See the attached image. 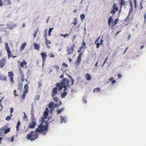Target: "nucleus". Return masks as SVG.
Instances as JSON below:
<instances>
[{
	"label": "nucleus",
	"instance_id": "obj_42",
	"mask_svg": "<svg viewBox=\"0 0 146 146\" xmlns=\"http://www.w3.org/2000/svg\"><path fill=\"white\" fill-rule=\"evenodd\" d=\"M24 88L25 89L28 90L29 87L28 86V85L27 84H26L24 86Z\"/></svg>",
	"mask_w": 146,
	"mask_h": 146
},
{
	"label": "nucleus",
	"instance_id": "obj_12",
	"mask_svg": "<svg viewBox=\"0 0 146 146\" xmlns=\"http://www.w3.org/2000/svg\"><path fill=\"white\" fill-rule=\"evenodd\" d=\"M28 126V127L30 129H33L34 128L36 124V122L34 121H31Z\"/></svg>",
	"mask_w": 146,
	"mask_h": 146
},
{
	"label": "nucleus",
	"instance_id": "obj_54",
	"mask_svg": "<svg viewBox=\"0 0 146 146\" xmlns=\"http://www.w3.org/2000/svg\"><path fill=\"white\" fill-rule=\"evenodd\" d=\"M26 96V94H23L22 95V98L23 99H24L25 98Z\"/></svg>",
	"mask_w": 146,
	"mask_h": 146
},
{
	"label": "nucleus",
	"instance_id": "obj_35",
	"mask_svg": "<svg viewBox=\"0 0 146 146\" xmlns=\"http://www.w3.org/2000/svg\"><path fill=\"white\" fill-rule=\"evenodd\" d=\"M31 121H34L36 122V119L34 115H32L31 117Z\"/></svg>",
	"mask_w": 146,
	"mask_h": 146
},
{
	"label": "nucleus",
	"instance_id": "obj_44",
	"mask_svg": "<svg viewBox=\"0 0 146 146\" xmlns=\"http://www.w3.org/2000/svg\"><path fill=\"white\" fill-rule=\"evenodd\" d=\"M134 3L135 5L134 7L135 8H136L137 7V1L136 0H134Z\"/></svg>",
	"mask_w": 146,
	"mask_h": 146
},
{
	"label": "nucleus",
	"instance_id": "obj_38",
	"mask_svg": "<svg viewBox=\"0 0 146 146\" xmlns=\"http://www.w3.org/2000/svg\"><path fill=\"white\" fill-rule=\"evenodd\" d=\"M101 89L99 88H95L93 90V92H100Z\"/></svg>",
	"mask_w": 146,
	"mask_h": 146
},
{
	"label": "nucleus",
	"instance_id": "obj_14",
	"mask_svg": "<svg viewBox=\"0 0 146 146\" xmlns=\"http://www.w3.org/2000/svg\"><path fill=\"white\" fill-rule=\"evenodd\" d=\"M5 59L4 58L0 60V67L1 68L4 65V64L5 63Z\"/></svg>",
	"mask_w": 146,
	"mask_h": 146
},
{
	"label": "nucleus",
	"instance_id": "obj_58",
	"mask_svg": "<svg viewBox=\"0 0 146 146\" xmlns=\"http://www.w3.org/2000/svg\"><path fill=\"white\" fill-rule=\"evenodd\" d=\"M13 111V109L12 108H10V112L11 113H12Z\"/></svg>",
	"mask_w": 146,
	"mask_h": 146
},
{
	"label": "nucleus",
	"instance_id": "obj_21",
	"mask_svg": "<svg viewBox=\"0 0 146 146\" xmlns=\"http://www.w3.org/2000/svg\"><path fill=\"white\" fill-rule=\"evenodd\" d=\"M54 102H52L50 103L49 104L48 107L49 109L50 108H54L53 107V105L54 104Z\"/></svg>",
	"mask_w": 146,
	"mask_h": 146
},
{
	"label": "nucleus",
	"instance_id": "obj_49",
	"mask_svg": "<svg viewBox=\"0 0 146 146\" xmlns=\"http://www.w3.org/2000/svg\"><path fill=\"white\" fill-rule=\"evenodd\" d=\"M23 113L24 114V119H27V116L26 115L25 113L24 112H23Z\"/></svg>",
	"mask_w": 146,
	"mask_h": 146
},
{
	"label": "nucleus",
	"instance_id": "obj_4",
	"mask_svg": "<svg viewBox=\"0 0 146 146\" xmlns=\"http://www.w3.org/2000/svg\"><path fill=\"white\" fill-rule=\"evenodd\" d=\"M9 132V124H7L0 129V136H3Z\"/></svg>",
	"mask_w": 146,
	"mask_h": 146
},
{
	"label": "nucleus",
	"instance_id": "obj_43",
	"mask_svg": "<svg viewBox=\"0 0 146 146\" xmlns=\"http://www.w3.org/2000/svg\"><path fill=\"white\" fill-rule=\"evenodd\" d=\"M63 108H62L60 109H59L57 111V113H60L63 110Z\"/></svg>",
	"mask_w": 146,
	"mask_h": 146
},
{
	"label": "nucleus",
	"instance_id": "obj_61",
	"mask_svg": "<svg viewBox=\"0 0 146 146\" xmlns=\"http://www.w3.org/2000/svg\"><path fill=\"white\" fill-rule=\"evenodd\" d=\"M100 37L99 36V37H98L97 38V39L96 40V41L95 42V43H96L97 42H98L99 41V39H100Z\"/></svg>",
	"mask_w": 146,
	"mask_h": 146
},
{
	"label": "nucleus",
	"instance_id": "obj_32",
	"mask_svg": "<svg viewBox=\"0 0 146 146\" xmlns=\"http://www.w3.org/2000/svg\"><path fill=\"white\" fill-rule=\"evenodd\" d=\"M9 4V0H5L4 1L3 4L6 5Z\"/></svg>",
	"mask_w": 146,
	"mask_h": 146
},
{
	"label": "nucleus",
	"instance_id": "obj_59",
	"mask_svg": "<svg viewBox=\"0 0 146 146\" xmlns=\"http://www.w3.org/2000/svg\"><path fill=\"white\" fill-rule=\"evenodd\" d=\"M54 108H50V113H52Z\"/></svg>",
	"mask_w": 146,
	"mask_h": 146
},
{
	"label": "nucleus",
	"instance_id": "obj_9",
	"mask_svg": "<svg viewBox=\"0 0 146 146\" xmlns=\"http://www.w3.org/2000/svg\"><path fill=\"white\" fill-rule=\"evenodd\" d=\"M57 87H55L53 88L52 89L51 91V96L52 97H53L56 96L58 92V89Z\"/></svg>",
	"mask_w": 146,
	"mask_h": 146
},
{
	"label": "nucleus",
	"instance_id": "obj_46",
	"mask_svg": "<svg viewBox=\"0 0 146 146\" xmlns=\"http://www.w3.org/2000/svg\"><path fill=\"white\" fill-rule=\"evenodd\" d=\"M28 92V90L25 89V90H24L23 91V93L26 94H27Z\"/></svg>",
	"mask_w": 146,
	"mask_h": 146
},
{
	"label": "nucleus",
	"instance_id": "obj_62",
	"mask_svg": "<svg viewBox=\"0 0 146 146\" xmlns=\"http://www.w3.org/2000/svg\"><path fill=\"white\" fill-rule=\"evenodd\" d=\"M17 93V92H16V90H15L14 92H13V94L15 96H17V95L16 94V93Z\"/></svg>",
	"mask_w": 146,
	"mask_h": 146
},
{
	"label": "nucleus",
	"instance_id": "obj_2",
	"mask_svg": "<svg viewBox=\"0 0 146 146\" xmlns=\"http://www.w3.org/2000/svg\"><path fill=\"white\" fill-rule=\"evenodd\" d=\"M49 122L47 121L45 122V124L44 125L42 123H40L38 125L37 128L35 131V132H37L40 134H42L43 135H45L48 131Z\"/></svg>",
	"mask_w": 146,
	"mask_h": 146
},
{
	"label": "nucleus",
	"instance_id": "obj_13",
	"mask_svg": "<svg viewBox=\"0 0 146 146\" xmlns=\"http://www.w3.org/2000/svg\"><path fill=\"white\" fill-rule=\"evenodd\" d=\"M5 49L7 52L8 57V58L9 59V47L8 46V42H7V43H5Z\"/></svg>",
	"mask_w": 146,
	"mask_h": 146
},
{
	"label": "nucleus",
	"instance_id": "obj_53",
	"mask_svg": "<svg viewBox=\"0 0 146 146\" xmlns=\"http://www.w3.org/2000/svg\"><path fill=\"white\" fill-rule=\"evenodd\" d=\"M103 39L101 38L100 40V45H102L103 44Z\"/></svg>",
	"mask_w": 146,
	"mask_h": 146
},
{
	"label": "nucleus",
	"instance_id": "obj_24",
	"mask_svg": "<svg viewBox=\"0 0 146 146\" xmlns=\"http://www.w3.org/2000/svg\"><path fill=\"white\" fill-rule=\"evenodd\" d=\"M67 95V93L66 92H64L61 94V97L62 98H64Z\"/></svg>",
	"mask_w": 146,
	"mask_h": 146
},
{
	"label": "nucleus",
	"instance_id": "obj_50",
	"mask_svg": "<svg viewBox=\"0 0 146 146\" xmlns=\"http://www.w3.org/2000/svg\"><path fill=\"white\" fill-rule=\"evenodd\" d=\"M111 14H114L115 13V10L113 9L111 11Z\"/></svg>",
	"mask_w": 146,
	"mask_h": 146
},
{
	"label": "nucleus",
	"instance_id": "obj_51",
	"mask_svg": "<svg viewBox=\"0 0 146 146\" xmlns=\"http://www.w3.org/2000/svg\"><path fill=\"white\" fill-rule=\"evenodd\" d=\"M133 11V7H130L129 8V14L131 13Z\"/></svg>",
	"mask_w": 146,
	"mask_h": 146
},
{
	"label": "nucleus",
	"instance_id": "obj_36",
	"mask_svg": "<svg viewBox=\"0 0 146 146\" xmlns=\"http://www.w3.org/2000/svg\"><path fill=\"white\" fill-rule=\"evenodd\" d=\"M16 24H11L10 26V30L16 27Z\"/></svg>",
	"mask_w": 146,
	"mask_h": 146
},
{
	"label": "nucleus",
	"instance_id": "obj_20",
	"mask_svg": "<svg viewBox=\"0 0 146 146\" xmlns=\"http://www.w3.org/2000/svg\"><path fill=\"white\" fill-rule=\"evenodd\" d=\"M27 64V62L25 60H23V61H22L20 63V65L22 68L24 67L23 65H25Z\"/></svg>",
	"mask_w": 146,
	"mask_h": 146
},
{
	"label": "nucleus",
	"instance_id": "obj_45",
	"mask_svg": "<svg viewBox=\"0 0 146 146\" xmlns=\"http://www.w3.org/2000/svg\"><path fill=\"white\" fill-rule=\"evenodd\" d=\"M62 66L63 67H67L68 66V65L65 63H63L62 64Z\"/></svg>",
	"mask_w": 146,
	"mask_h": 146
},
{
	"label": "nucleus",
	"instance_id": "obj_18",
	"mask_svg": "<svg viewBox=\"0 0 146 146\" xmlns=\"http://www.w3.org/2000/svg\"><path fill=\"white\" fill-rule=\"evenodd\" d=\"M21 124V122L20 121L17 122V125L16 126V130L17 131H18L19 130V126Z\"/></svg>",
	"mask_w": 146,
	"mask_h": 146
},
{
	"label": "nucleus",
	"instance_id": "obj_17",
	"mask_svg": "<svg viewBox=\"0 0 146 146\" xmlns=\"http://www.w3.org/2000/svg\"><path fill=\"white\" fill-rule=\"evenodd\" d=\"M85 76L86 79L88 80H90L91 79V76L88 73H87L85 74Z\"/></svg>",
	"mask_w": 146,
	"mask_h": 146
},
{
	"label": "nucleus",
	"instance_id": "obj_47",
	"mask_svg": "<svg viewBox=\"0 0 146 146\" xmlns=\"http://www.w3.org/2000/svg\"><path fill=\"white\" fill-rule=\"evenodd\" d=\"M53 28H50L49 29V30H48V33L49 34V33H51V31H52V29H53Z\"/></svg>",
	"mask_w": 146,
	"mask_h": 146
},
{
	"label": "nucleus",
	"instance_id": "obj_22",
	"mask_svg": "<svg viewBox=\"0 0 146 146\" xmlns=\"http://www.w3.org/2000/svg\"><path fill=\"white\" fill-rule=\"evenodd\" d=\"M26 45V43L25 42H24L21 45L20 48V50L21 51L23 50L25 48V46Z\"/></svg>",
	"mask_w": 146,
	"mask_h": 146
},
{
	"label": "nucleus",
	"instance_id": "obj_34",
	"mask_svg": "<svg viewBox=\"0 0 146 146\" xmlns=\"http://www.w3.org/2000/svg\"><path fill=\"white\" fill-rule=\"evenodd\" d=\"M80 18L81 19V20L82 21L85 18V15L84 14H81L80 15Z\"/></svg>",
	"mask_w": 146,
	"mask_h": 146
},
{
	"label": "nucleus",
	"instance_id": "obj_11",
	"mask_svg": "<svg viewBox=\"0 0 146 146\" xmlns=\"http://www.w3.org/2000/svg\"><path fill=\"white\" fill-rule=\"evenodd\" d=\"M40 54L42 58V62H43V63H45L47 55L46 53L44 52H41Z\"/></svg>",
	"mask_w": 146,
	"mask_h": 146
},
{
	"label": "nucleus",
	"instance_id": "obj_16",
	"mask_svg": "<svg viewBox=\"0 0 146 146\" xmlns=\"http://www.w3.org/2000/svg\"><path fill=\"white\" fill-rule=\"evenodd\" d=\"M20 74L21 76V82H23L24 80V75L23 72L20 71Z\"/></svg>",
	"mask_w": 146,
	"mask_h": 146
},
{
	"label": "nucleus",
	"instance_id": "obj_5",
	"mask_svg": "<svg viewBox=\"0 0 146 146\" xmlns=\"http://www.w3.org/2000/svg\"><path fill=\"white\" fill-rule=\"evenodd\" d=\"M113 17V16H110L109 18L108 21V25L109 26H110L111 25L113 27L115 26L117 24L118 21L119 20L117 18L114 21H113V19L112 18Z\"/></svg>",
	"mask_w": 146,
	"mask_h": 146
},
{
	"label": "nucleus",
	"instance_id": "obj_37",
	"mask_svg": "<svg viewBox=\"0 0 146 146\" xmlns=\"http://www.w3.org/2000/svg\"><path fill=\"white\" fill-rule=\"evenodd\" d=\"M86 43L84 41H83V42L82 43V46H82L83 47V48L85 49L86 48Z\"/></svg>",
	"mask_w": 146,
	"mask_h": 146
},
{
	"label": "nucleus",
	"instance_id": "obj_30",
	"mask_svg": "<svg viewBox=\"0 0 146 146\" xmlns=\"http://www.w3.org/2000/svg\"><path fill=\"white\" fill-rule=\"evenodd\" d=\"M74 22L73 23V24L74 25H76L78 23V21L77 18L75 17L74 19Z\"/></svg>",
	"mask_w": 146,
	"mask_h": 146
},
{
	"label": "nucleus",
	"instance_id": "obj_27",
	"mask_svg": "<svg viewBox=\"0 0 146 146\" xmlns=\"http://www.w3.org/2000/svg\"><path fill=\"white\" fill-rule=\"evenodd\" d=\"M117 4L115 3H114L113 5V9H115L116 11H118V8L117 7Z\"/></svg>",
	"mask_w": 146,
	"mask_h": 146
},
{
	"label": "nucleus",
	"instance_id": "obj_23",
	"mask_svg": "<svg viewBox=\"0 0 146 146\" xmlns=\"http://www.w3.org/2000/svg\"><path fill=\"white\" fill-rule=\"evenodd\" d=\"M60 119H61V123H62L63 122L65 123L66 122L65 119L64 117L61 116H60Z\"/></svg>",
	"mask_w": 146,
	"mask_h": 146
},
{
	"label": "nucleus",
	"instance_id": "obj_40",
	"mask_svg": "<svg viewBox=\"0 0 146 146\" xmlns=\"http://www.w3.org/2000/svg\"><path fill=\"white\" fill-rule=\"evenodd\" d=\"M40 96L39 95H36L35 96V100H38L40 99Z\"/></svg>",
	"mask_w": 146,
	"mask_h": 146
},
{
	"label": "nucleus",
	"instance_id": "obj_52",
	"mask_svg": "<svg viewBox=\"0 0 146 146\" xmlns=\"http://www.w3.org/2000/svg\"><path fill=\"white\" fill-rule=\"evenodd\" d=\"M14 74L13 72H10V77H12L13 76Z\"/></svg>",
	"mask_w": 146,
	"mask_h": 146
},
{
	"label": "nucleus",
	"instance_id": "obj_8",
	"mask_svg": "<svg viewBox=\"0 0 146 146\" xmlns=\"http://www.w3.org/2000/svg\"><path fill=\"white\" fill-rule=\"evenodd\" d=\"M82 55V52H80L79 54L77 57V60L75 62V64L76 65H79L81 61V58Z\"/></svg>",
	"mask_w": 146,
	"mask_h": 146
},
{
	"label": "nucleus",
	"instance_id": "obj_56",
	"mask_svg": "<svg viewBox=\"0 0 146 146\" xmlns=\"http://www.w3.org/2000/svg\"><path fill=\"white\" fill-rule=\"evenodd\" d=\"M3 97H2L1 99H0V106H1L2 108V105L1 104V102L2 100L3 99Z\"/></svg>",
	"mask_w": 146,
	"mask_h": 146
},
{
	"label": "nucleus",
	"instance_id": "obj_3",
	"mask_svg": "<svg viewBox=\"0 0 146 146\" xmlns=\"http://www.w3.org/2000/svg\"><path fill=\"white\" fill-rule=\"evenodd\" d=\"M37 132H35V131H31L30 133L27 134L26 135V137L28 140H30L31 141H35V139L38 138V134Z\"/></svg>",
	"mask_w": 146,
	"mask_h": 146
},
{
	"label": "nucleus",
	"instance_id": "obj_6",
	"mask_svg": "<svg viewBox=\"0 0 146 146\" xmlns=\"http://www.w3.org/2000/svg\"><path fill=\"white\" fill-rule=\"evenodd\" d=\"M53 99L55 101V102L58 103V104H56L54 105V106L55 107H58L61 105L62 102L59 100L57 97H53Z\"/></svg>",
	"mask_w": 146,
	"mask_h": 146
},
{
	"label": "nucleus",
	"instance_id": "obj_29",
	"mask_svg": "<svg viewBox=\"0 0 146 146\" xmlns=\"http://www.w3.org/2000/svg\"><path fill=\"white\" fill-rule=\"evenodd\" d=\"M44 119V117H42L40 120V122H41V123H42V124H43L44 123H45V122L46 121H45Z\"/></svg>",
	"mask_w": 146,
	"mask_h": 146
},
{
	"label": "nucleus",
	"instance_id": "obj_57",
	"mask_svg": "<svg viewBox=\"0 0 146 146\" xmlns=\"http://www.w3.org/2000/svg\"><path fill=\"white\" fill-rule=\"evenodd\" d=\"M13 77H10V81L13 83L14 81L13 79Z\"/></svg>",
	"mask_w": 146,
	"mask_h": 146
},
{
	"label": "nucleus",
	"instance_id": "obj_31",
	"mask_svg": "<svg viewBox=\"0 0 146 146\" xmlns=\"http://www.w3.org/2000/svg\"><path fill=\"white\" fill-rule=\"evenodd\" d=\"M143 0H142L141 1H140L139 3V6L140 7V10L141 11L143 8V5L142 2Z\"/></svg>",
	"mask_w": 146,
	"mask_h": 146
},
{
	"label": "nucleus",
	"instance_id": "obj_64",
	"mask_svg": "<svg viewBox=\"0 0 146 146\" xmlns=\"http://www.w3.org/2000/svg\"><path fill=\"white\" fill-rule=\"evenodd\" d=\"M117 76H118V78H121L122 77V75L121 74H118L117 75Z\"/></svg>",
	"mask_w": 146,
	"mask_h": 146
},
{
	"label": "nucleus",
	"instance_id": "obj_7",
	"mask_svg": "<svg viewBox=\"0 0 146 146\" xmlns=\"http://www.w3.org/2000/svg\"><path fill=\"white\" fill-rule=\"evenodd\" d=\"M75 44H74L72 46H71V47L70 48L68 47H67V51L68 52L67 54L68 55H69L73 53L74 50V48L75 47Z\"/></svg>",
	"mask_w": 146,
	"mask_h": 146
},
{
	"label": "nucleus",
	"instance_id": "obj_25",
	"mask_svg": "<svg viewBox=\"0 0 146 146\" xmlns=\"http://www.w3.org/2000/svg\"><path fill=\"white\" fill-rule=\"evenodd\" d=\"M48 114V113L46 111H45L43 113V116L45 119H46L47 117Z\"/></svg>",
	"mask_w": 146,
	"mask_h": 146
},
{
	"label": "nucleus",
	"instance_id": "obj_60",
	"mask_svg": "<svg viewBox=\"0 0 146 146\" xmlns=\"http://www.w3.org/2000/svg\"><path fill=\"white\" fill-rule=\"evenodd\" d=\"M96 44L97 48H98L99 47V46H100V43H99L98 42V43H96Z\"/></svg>",
	"mask_w": 146,
	"mask_h": 146
},
{
	"label": "nucleus",
	"instance_id": "obj_26",
	"mask_svg": "<svg viewBox=\"0 0 146 146\" xmlns=\"http://www.w3.org/2000/svg\"><path fill=\"white\" fill-rule=\"evenodd\" d=\"M40 46L39 44L35 43V48L38 50L39 49Z\"/></svg>",
	"mask_w": 146,
	"mask_h": 146
},
{
	"label": "nucleus",
	"instance_id": "obj_10",
	"mask_svg": "<svg viewBox=\"0 0 146 146\" xmlns=\"http://www.w3.org/2000/svg\"><path fill=\"white\" fill-rule=\"evenodd\" d=\"M46 35H47V32L46 31L45 33V34L44 36L45 39V44L46 45L47 47L49 48H50V47L48 45V44H50L51 43V42L50 40H48L47 39Z\"/></svg>",
	"mask_w": 146,
	"mask_h": 146
},
{
	"label": "nucleus",
	"instance_id": "obj_1",
	"mask_svg": "<svg viewBox=\"0 0 146 146\" xmlns=\"http://www.w3.org/2000/svg\"><path fill=\"white\" fill-rule=\"evenodd\" d=\"M69 82L70 80L69 79L66 78H63L62 80L60 82H57L56 83V86L58 87L59 91H60L64 88L63 91H66L67 90V88H69L70 87Z\"/></svg>",
	"mask_w": 146,
	"mask_h": 146
},
{
	"label": "nucleus",
	"instance_id": "obj_55",
	"mask_svg": "<svg viewBox=\"0 0 146 146\" xmlns=\"http://www.w3.org/2000/svg\"><path fill=\"white\" fill-rule=\"evenodd\" d=\"M38 87L39 88L40 86L42 85V83L40 82H38Z\"/></svg>",
	"mask_w": 146,
	"mask_h": 146
},
{
	"label": "nucleus",
	"instance_id": "obj_41",
	"mask_svg": "<svg viewBox=\"0 0 146 146\" xmlns=\"http://www.w3.org/2000/svg\"><path fill=\"white\" fill-rule=\"evenodd\" d=\"M82 48H83L82 46H80L78 49V53L80 52Z\"/></svg>",
	"mask_w": 146,
	"mask_h": 146
},
{
	"label": "nucleus",
	"instance_id": "obj_15",
	"mask_svg": "<svg viewBox=\"0 0 146 146\" xmlns=\"http://www.w3.org/2000/svg\"><path fill=\"white\" fill-rule=\"evenodd\" d=\"M68 76L70 79L71 82L70 84V85H74V79H73L72 77L70 75H68Z\"/></svg>",
	"mask_w": 146,
	"mask_h": 146
},
{
	"label": "nucleus",
	"instance_id": "obj_33",
	"mask_svg": "<svg viewBox=\"0 0 146 146\" xmlns=\"http://www.w3.org/2000/svg\"><path fill=\"white\" fill-rule=\"evenodd\" d=\"M48 56L50 57L54 58L55 56L52 52H50L48 54Z\"/></svg>",
	"mask_w": 146,
	"mask_h": 146
},
{
	"label": "nucleus",
	"instance_id": "obj_48",
	"mask_svg": "<svg viewBox=\"0 0 146 146\" xmlns=\"http://www.w3.org/2000/svg\"><path fill=\"white\" fill-rule=\"evenodd\" d=\"M23 88V84H22L20 86H19V87L18 88V89H19V90H21V89L22 88Z\"/></svg>",
	"mask_w": 146,
	"mask_h": 146
},
{
	"label": "nucleus",
	"instance_id": "obj_19",
	"mask_svg": "<svg viewBox=\"0 0 146 146\" xmlns=\"http://www.w3.org/2000/svg\"><path fill=\"white\" fill-rule=\"evenodd\" d=\"M126 5V2L124 1V0H121V2L120 4V6L121 8V7L124 5Z\"/></svg>",
	"mask_w": 146,
	"mask_h": 146
},
{
	"label": "nucleus",
	"instance_id": "obj_39",
	"mask_svg": "<svg viewBox=\"0 0 146 146\" xmlns=\"http://www.w3.org/2000/svg\"><path fill=\"white\" fill-rule=\"evenodd\" d=\"M61 36H62L64 38H65L69 36V34H66L65 35L61 34L60 35Z\"/></svg>",
	"mask_w": 146,
	"mask_h": 146
},
{
	"label": "nucleus",
	"instance_id": "obj_63",
	"mask_svg": "<svg viewBox=\"0 0 146 146\" xmlns=\"http://www.w3.org/2000/svg\"><path fill=\"white\" fill-rule=\"evenodd\" d=\"M54 67L56 68L57 70H58L59 69V66L57 65H55L54 66Z\"/></svg>",
	"mask_w": 146,
	"mask_h": 146
},
{
	"label": "nucleus",
	"instance_id": "obj_28",
	"mask_svg": "<svg viewBox=\"0 0 146 146\" xmlns=\"http://www.w3.org/2000/svg\"><path fill=\"white\" fill-rule=\"evenodd\" d=\"M113 77L109 79V80L111 82V83L113 84L116 82V81L115 80H113Z\"/></svg>",
	"mask_w": 146,
	"mask_h": 146
}]
</instances>
